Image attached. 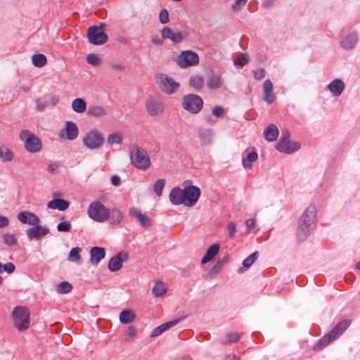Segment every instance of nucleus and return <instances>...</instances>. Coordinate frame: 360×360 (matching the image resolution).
I'll return each mask as SVG.
<instances>
[{"label": "nucleus", "mask_w": 360, "mask_h": 360, "mask_svg": "<svg viewBox=\"0 0 360 360\" xmlns=\"http://www.w3.org/2000/svg\"><path fill=\"white\" fill-rule=\"evenodd\" d=\"M316 211L315 206L311 205L300 218L297 227V237L300 240L305 239L311 229L315 226L316 222Z\"/></svg>", "instance_id": "nucleus-1"}, {"label": "nucleus", "mask_w": 360, "mask_h": 360, "mask_svg": "<svg viewBox=\"0 0 360 360\" xmlns=\"http://www.w3.org/2000/svg\"><path fill=\"white\" fill-rule=\"evenodd\" d=\"M131 164L139 169L145 170L150 167V160L147 152L136 145L129 147Z\"/></svg>", "instance_id": "nucleus-2"}, {"label": "nucleus", "mask_w": 360, "mask_h": 360, "mask_svg": "<svg viewBox=\"0 0 360 360\" xmlns=\"http://www.w3.org/2000/svg\"><path fill=\"white\" fill-rule=\"evenodd\" d=\"M349 322L347 320L336 324L331 330L319 340L314 345V350H320L326 346L329 342L334 340L338 336L342 334L343 332L349 327Z\"/></svg>", "instance_id": "nucleus-3"}, {"label": "nucleus", "mask_w": 360, "mask_h": 360, "mask_svg": "<svg viewBox=\"0 0 360 360\" xmlns=\"http://www.w3.org/2000/svg\"><path fill=\"white\" fill-rule=\"evenodd\" d=\"M20 139L24 142L25 149L30 153H37L41 150L42 143L41 140L29 130H22L19 134Z\"/></svg>", "instance_id": "nucleus-4"}, {"label": "nucleus", "mask_w": 360, "mask_h": 360, "mask_svg": "<svg viewBox=\"0 0 360 360\" xmlns=\"http://www.w3.org/2000/svg\"><path fill=\"white\" fill-rule=\"evenodd\" d=\"M13 319L14 326L18 330L22 331L30 326V311L27 308L15 307L13 311Z\"/></svg>", "instance_id": "nucleus-5"}, {"label": "nucleus", "mask_w": 360, "mask_h": 360, "mask_svg": "<svg viewBox=\"0 0 360 360\" xmlns=\"http://www.w3.org/2000/svg\"><path fill=\"white\" fill-rule=\"evenodd\" d=\"M300 143L290 141V134L288 130L282 131V136L276 146V150L286 154H290L300 150Z\"/></svg>", "instance_id": "nucleus-6"}, {"label": "nucleus", "mask_w": 360, "mask_h": 360, "mask_svg": "<svg viewBox=\"0 0 360 360\" xmlns=\"http://www.w3.org/2000/svg\"><path fill=\"white\" fill-rule=\"evenodd\" d=\"M182 107L191 113L196 114L200 112L203 106L202 99L196 94H187L182 99Z\"/></svg>", "instance_id": "nucleus-7"}, {"label": "nucleus", "mask_w": 360, "mask_h": 360, "mask_svg": "<svg viewBox=\"0 0 360 360\" xmlns=\"http://www.w3.org/2000/svg\"><path fill=\"white\" fill-rule=\"evenodd\" d=\"M108 208L100 201L91 202L88 207V216L95 221L103 222L108 217Z\"/></svg>", "instance_id": "nucleus-8"}, {"label": "nucleus", "mask_w": 360, "mask_h": 360, "mask_svg": "<svg viewBox=\"0 0 360 360\" xmlns=\"http://www.w3.org/2000/svg\"><path fill=\"white\" fill-rule=\"evenodd\" d=\"M83 144L90 150L99 148L104 143V137L96 129H91L83 139Z\"/></svg>", "instance_id": "nucleus-9"}, {"label": "nucleus", "mask_w": 360, "mask_h": 360, "mask_svg": "<svg viewBox=\"0 0 360 360\" xmlns=\"http://www.w3.org/2000/svg\"><path fill=\"white\" fill-rule=\"evenodd\" d=\"M87 37L91 44L101 45L108 40V35L103 31L102 27L91 26L89 28Z\"/></svg>", "instance_id": "nucleus-10"}, {"label": "nucleus", "mask_w": 360, "mask_h": 360, "mask_svg": "<svg viewBox=\"0 0 360 360\" xmlns=\"http://www.w3.org/2000/svg\"><path fill=\"white\" fill-rule=\"evenodd\" d=\"M176 63L181 68L195 65L199 63L198 55L191 51H182L177 58Z\"/></svg>", "instance_id": "nucleus-11"}, {"label": "nucleus", "mask_w": 360, "mask_h": 360, "mask_svg": "<svg viewBox=\"0 0 360 360\" xmlns=\"http://www.w3.org/2000/svg\"><path fill=\"white\" fill-rule=\"evenodd\" d=\"M179 87V84L167 77L165 74H161L159 77V88L160 90L167 94H172L174 93Z\"/></svg>", "instance_id": "nucleus-12"}, {"label": "nucleus", "mask_w": 360, "mask_h": 360, "mask_svg": "<svg viewBox=\"0 0 360 360\" xmlns=\"http://www.w3.org/2000/svg\"><path fill=\"white\" fill-rule=\"evenodd\" d=\"M185 206L192 207L196 204L200 195V190L195 186H186L184 189Z\"/></svg>", "instance_id": "nucleus-13"}, {"label": "nucleus", "mask_w": 360, "mask_h": 360, "mask_svg": "<svg viewBox=\"0 0 360 360\" xmlns=\"http://www.w3.org/2000/svg\"><path fill=\"white\" fill-rule=\"evenodd\" d=\"M146 107L151 116H157L164 110L163 103L157 96H150L146 102Z\"/></svg>", "instance_id": "nucleus-14"}, {"label": "nucleus", "mask_w": 360, "mask_h": 360, "mask_svg": "<svg viewBox=\"0 0 360 360\" xmlns=\"http://www.w3.org/2000/svg\"><path fill=\"white\" fill-rule=\"evenodd\" d=\"M34 226V227L26 230V234L30 239L39 238L40 237L46 236L49 232V229L46 226H42L39 225V224Z\"/></svg>", "instance_id": "nucleus-15"}, {"label": "nucleus", "mask_w": 360, "mask_h": 360, "mask_svg": "<svg viewBox=\"0 0 360 360\" xmlns=\"http://www.w3.org/2000/svg\"><path fill=\"white\" fill-rule=\"evenodd\" d=\"M184 318H185V316H181L179 319H174L172 321L166 322V323H162L160 326L155 328L153 330V331H152V333L150 334V337L153 338V337H156V336L160 335V334H162L165 330H167L169 328H170L176 326V324H178L180 321L184 320Z\"/></svg>", "instance_id": "nucleus-16"}, {"label": "nucleus", "mask_w": 360, "mask_h": 360, "mask_svg": "<svg viewBox=\"0 0 360 360\" xmlns=\"http://www.w3.org/2000/svg\"><path fill=\"white\" fill-rule=\"evenodd\" d=\"M106 220L112 226L119 225L123 220V214L117 208L108 209Z\"/></svg>", "instance_id": "nucleus-17"}, {"label": "nucleus", "mask_w": 360, "mask_h": 360, "mask_svg": "<svg viewBox=\"0 0 360 360\" xmlns=\"http://www.w3.org/2000/svg\"><path fill=\"white\" fill-rule=\"evenodd\" d=\"M327 88L333 96L338 97L343 92L345 85L342 79H335L328 84Z\"/></svg>", "instance_id": "nucleus-18"}, {"label": "nucleus", "mask_w": 360, "mask_h": 360, "mask_svg": "<svg viewBox=\"0 0 360 360\" xmlns=\"http://www.w3.org/2000/svg\"><path fill=\"white\" fill-rule=\"evenodd\" d=\"M18 219L23 223L29 225H37L39 223V217L34 213L28 212H20L18 214Z\"/></svg>", "instance_id": "nucleus-19"}, {"label": "nucleus", "mask_w": 360, "mask_h": 360, "mask_svg": "<svg viewBox=\"0 0 360 360\" xmlns=\"http://www.w3.org/2000/svg\"><path fill=\"white\" fill-rule=\"evenodd\" d=\"M169 200L174 205L184 204L185 205L184 189L179 187L172 188L169 195Z\"/></svg>", "instance_id": "nucleus-20"}, {"label": "nucleus", "mask_w": 360, "mask_h": 360, "mask_svg": "<svg viewBox=\"0 0 360 360\" xmlns=\"http://www.w3.org/2000/svg\"><path fill=\"white\" fill-rule=\"evenodd\" d=\"M273 84L270 79H266L263 83L264 101L269 104L274 103L276 100V94L273 91Z\"/></svg>", "instance_id": "nucleus-21"}, {"label": "nucleus", "mask_w": 360, "mask_h": 360, "mask_svg": "<svg viewBox=\"0 0 360 360\" xmlns=\"http://www.w3.org/2000/svg\"><path fill=\"white\" fill-rule=\"evenodd\" d=\"M129 214L131 217L136 218L142 226L148 227L150 226V219L148 216L141 214L138 208H130Z\"/></svg>", "instance_id": "nucleus-22"}, {"label": "nucleus", "mask_w": 360, "mask_h": 360, "mask_svg": "<svg viewBox=\"0 0 360 360\" xmlns=\"http://www.w3.org/2000/svg\"><path fill=\"white\" fill-rule=\"evenodd\" d=\"M162 38L171 40L173 43L177 44L182 41L183 36L180 32H173L168 27H165L161 31Z\"/></svg>", "instance_id": "nucleus-23"}, {"label": "nucleus", "mask_w": 360, "mask_h": 360, "mask_svg": "<svg viewBox=\"0 0 360 360\" xmlns=\"http://www.w3.org/2000/svg\"><path fill=\"white\" fill-rule=\"evenodd\" d=\"M105 255V249L100 247H94L90 250V262L91 264L98 265Z\"/></svg>", "instance_id": "nucleus-24"}, {"label": "nucleus", "mask_w": 360, "mask_h": 360, "mask_svg": "<svg viewBox=\"0 0 360 360\" xmlns=\"http://www.w3.org/2000/svg\"><path fill=\"white\" fill-rule=\"evenodd\" d=\"M65 131L66 137L70 141L76 139L79 135V129L77 124L72 121H67L65 122Z\"/></svg>", "instance_id": "nucleus-25"}, {"label": "nucleus", "mask_w": 360, "mask_h": 360, "mask_svg": "<svg viewBox=\"0 0 360 360\" xmlns=\"http://www.w3.org/2000/svg\"><path fill=\"white\" fill-rule=\"evenodd\" d=\"M122 256V253L120 252L110 259L108 267L110 271L115 272L122 268L123 264Z\"/></svg>", "instance_id": "nucleus-26"}, {"label": "nucleus", "mask_w": 360, "mask_h": 360, "mask_svg": "<svg viewBox=\"0 0 360 360\" xmlns=\"http://www.w3.org/2000/svg\"><path fill=\"white\" fill-rule=\"evenodd\" d=\"M47 207L51 210L64 211L68 208L69 202L63 199L56 198L49 201L47 204Z\"/></svg>", "instance_id": "nucleus-27"}, {"label": "nucleus", "mask_w": 360, "mask_h": 360, "mask_svg": "<svg viewBox=\"0 0 360 360\" xmlns=\"http://www.w3.org/2000/svg\"><path fill=\"white\" fill-rule=\"evenodd\" d=\"M265 139L269 142L274 141L278 136V129L276 124H269L264 131Z\"/></svg>", "instance_id": "nucleus-28"}, {"label": "nucleus", "mask_w": 360, "mask_h": 360, "mask_svg": "<svg viewBox=\"0 0 360 360\" xmlns=\"http://www.w3.org/2000/svg\"><path fill=\"white\" fill-rule=\"evenodd\" d=\"M358 41V34L353 32L340 42L341 46L347 50L352 49Z\"/></svg>", "instance_id": "nucleus-29"}, {"label": "nucleus", "mask_w": 360, "mask_h": 360, "mask_svg": "<svg viewBox=\"0 0 360 360\" xmlns=\"http://www.w3.org/2000/svg\"><path fill=\"white\" fill-rule=\"evenodd\" d=\"M72 108L75 112L82 113L86 110V103L83 98H77L72 101Z\"/></svg>", "instance_id": "nucleus-30"}, {"label": "nucleus", "mask_w": 360, "mask_h": 360, "mask_svg": "<svg viewBox=\"0 0 360 360\" xmlns=\"http://www.w3.org/2000/svg\"><path fill=\"white\" fill-rule=\"evenodd\" d=\"M81 251L82 249L79 247L72 248L68 258V261L79 264L81 263Z\"/></svg>", "instance_id": "nucleus-31"}, {"label": "nucleus", "mask_w": 360, "mask_h": 360, "mask_svg": "<svg viewBox=\"0 0 360 360\" xmlns=\"http://www.w3.org/2000/svg\"><path fill=\"white\" fill-rule=\"evenodd\" d=\"M135 319V315L131 310H123L120 314V321L122 323H130Z\"/></svg>", "instance_id": "nucleus-32"}, {"label": "nucleus", "mask_w": 360, "mask_h": 360, "mask_svg": "<svg viewBox=\"0 0 360 360\" xmlns=\"http://www.w3.org/2000/svg\"><path fill=\"white\" fill-rule=\"evenodd\" d=\"M258 158L255 151L248 153L246 158L243 159V165L245 169L252 168V162H255Z\"/></svg>", "instance_id": "nucleus-33"}, {"label": "nucleus", "mask_w": 360, "mask_h": 360, "mask_svg": "<svg viewBox=\"0 0 360 360\" xmlns=\"http://www.w3.org/2000/svg\"><path fill=\"white\" fill-rule=\"evenodd\" d=\"M32 62L35 67L41 68L46 65L47 59L44 54L37 53L32 56Z\"/></svg>", "instance_id": "nucleus-34"}, {"label": "nucleus", "mask_w": 360, "mask_h": 360, "mask_svg": "<svg viewBox=\"0 0 360 360\" xmlns=\"http://www.w3.org/2000/svg\"><path fill=\"white\" fill-rule=\"evenodd\" d=\"M222 82L219 76L213 75L210 77L207 82L209 89H217L221 86Z\"/></svg>", "instance_id": "nucleus-35"}, {"label": "nucleus", "mask_w": 360, "mask_h": 360, "mask_svg": "<svg viewBox=\"0 0 360 360\" xmlns=\"http://www.w3.org/2000/svg\"><path fill=\"white\" fill-rule=\"evenodd\" d=\"M105 109L100 105H91L88 108L87 114L94 117H100L105 115Z\"/></svg>", "instance_id": "nucleus-36"}, {"label": "nucleus", "mask_w": 360, "mask_h": 360, "mask_svg": "<svg viewBox=\"0 0 360 360\" xmlns=\"http://www.w3.org/2000/svg\"><path fill=\"white\" fill-rule=\"evenodd\" d=\"M190 85L196 91H199L203 86V79L200 76L195 75L190 78Z\"/></svg>", "instance_id": "nucleus-37"}, {"label": "nucleus", "mask_w": 360, "mask_h": 360, "mask_svg": "<svg viewBox=\"0 0 360 360\" xmlns=\"http://www.w3.org/2000/svg\"><path fill=\"white\" fill-rule=\"evenodd\" d=\"M259 253L257 251H255V252L252 253L250 255H249L248 257H246L243 261V268L248 269L253 263L257 260L258 258Z\"/></svg>", "instance_id": "nucleus-38"}, {"label": "nucleus", "mask_w": 360, "mask_h": 360, "mask_svg": "<svg viewBox=\"0 0 360 360\" xmlns=\"http://www.w3.org/2000/svg\"><path fill=\"white\" fill-rule=\"evenodd\" d=\"M72 289V285L68 281H62L58 285L56 290L58 293L66 294L70 292Z\"/></svg>", "instance_id": "nucleus-39"}, {"label": "nucleus", "mask_w": 360, "mask_h": 360, "mask_svg": "<svg viewBox=\"0 0 360 360\" xmlns=\"http://www.w3.org/2000/svg\"><path fill=\"white\" fill-rule=\"evenodd\" d=\"M107 142L110 145L115 143L121 144L122 143V137L118 132L110 134L107 138Z\"/></svg>", "instance_id": "nucleus-40"}, {"label": "nucleus", "mask_w": 360, "mask_h": 360, "mask_svg": "<svg viewBox=\"0 0 360 360\" xmlns=\"http://www.w3.org/2000/svg\"><path fill=\"white\" fill-rule=\"evenodd\" d=\"M13 158V153L7 148H0V159L4 162H11Z\"/></svg>", "instance_id": "nucleus-41"}, {"label": "nucleus", "mask_w": 360, "mask_h": 360, "mask_svg": "<svg viewBox=\"0 0 360 360\" xmlns=\"http://www.w3.org/2000/svg\"><path fill=\"white\" fill-rule=\"evenodd\" d=\"M166 181L164 179H160L157 180L153 184V190L155 195L160 197L162 195V190L165 185Z\"/></svg>", "instance_id": "nucleus-42"}, {"label": "nucleus", "mask_w": 360, "mask_h": 360, "mask_svg": "<svg viewBox=\"0 0 360 360\" xmlns=\"http://www.w3.org/2000/svg\"><path fill=\"white\" fill-rule=\"evenodd\" d=\"M212 131L210 129H202L200 131L199 136L204 143H209L212 136Z\"/></svg>", "instance_id": "nucleus-43"}, {"label": "nucleus", "mask_w": 360, "mask_h": 360, "mask_svg": "<svg viewBox=\"0 0 360 360\" xmlns=\"http://www.w3.org/2000/svg\"><path fill=\"white\" fill-rule=\"evenodd\" d=\"M4 243L9 246L15 245L17 243V238L14 234L6 233L3 235Z\"/></svg>", "instance_id": "nucleus-44"}, {"label": "nucleus", "mask_w": 360, "mask_h": 360, "mask_svg": "<svg viewBox=\"0 0 360 360\" xmlns=\"http://www.w3.org/2000/svg\"><path fill=\"white\" fill-rule=\"evenodd\" d=\"M166 289L162 283H156L153 288V293L155 297H160L165 294Z\"/></svg>", "instance_id": "nucleus-45"}, {"label": "nucleus", "mask_w": 360, "mask_h": 360, "mask_svg": "<svg viewBox=\"0 0 360 360\" xmlns=\"http://www.w3.org/2000/svg\"><path fill=\"white\" fill-rule=\"evenodd\" d=\"M241 335H242V333H228L226 335V342L228 343L236 342L240 340Z\"/></svg>", "instance_id": "nucleus-46"}, {"label": "nucleus", "mask_w": 360, "mask_h": 360, "mask_svg": "<svg viewBox=\"0 0 360 360\" xmlns=\"http://www.w3.org/2000/svg\"><path fill=\"white\" fill-rule=\"evenodd\" d=\"M88 63L97 66L100 64L101 60L98 56L94 53H90L86 56V58Z\"/></svg>", "instance_id": "nucleus-47"}, {"label": "nucleus", "mask_w": 360, "mask_h": 360, "mask_svg": "<svg viewBox=\"0 0 360 360\" xmlns=\"http://www.w3.org/2000/svg\"><path fill=\"white\" fill-rule=\"evenodd\" d=\"M219 244H213L211 246L209 247V248L207 250L206 255L209 256L211 259H212L218 252L219 250Z\"/></svg>", "instance_id": "nucleus-48"}, {"label": "nucleus", "mask_w": 360, "mask_h": 360, "mask_svg": "<svg viewBox=\"0 0 360 360\" xmlns=\"http://www.w3.org/2000/svg\"><path fill=\"white\" fill-rule=\"evenodd\" d=\"M159 20L162 24H166L169 22L168 11L166 8H163L160 11Z\"/></svg>", "instance_id": "nucleus-49"}, {"label": "nucleus", "mask_w": 360, "mask_h": 360, "mask_svg": "<svg viewBox=\"0 0 360 360\" xmlns=\"http://www.w3.org/2000/svg\"><path fill=\"white\" fill-rule=\"evenodd\" d=\"M248 0H236L235 2L231 5V8L234 12H237L242 7L245 6Z\"/></svg>", "instance_id": "nucleus-50"}, {"label": "nucleus", "mask_w": 360, "mask_h": 360, "mask_svg": "<svg viewBox=\"0 0 360 360\" xmlns=\"http://www.w3.org/2000/svg\"><path fill=\"white\" fill-rule=\"evenodd\" d=\"M71 224L69 221L60 222L57 225L58 231L68 232L71 229Z\"/></svg>", "instance_id": "nucleus-51"}, {"label": "nucleus", "mask_w": 360, "mask_h": 360, "mask_svg": "<svg viewBox=\"0 0 360 360\" xmlns=\"http://www.w3.org/2000/svg\"><path fill=\"white\" fill-rule=\"evenodd\" d=\"M212 115L217 118L222 117L225 114L224 108L221 106H216L212 108Z\"/></svg>", "instance_id": "nucleus-52"}, {"label": "nucleus", "mask_w": 360, "mask_h": 360, "mask_svg": "<svg viewBox=\"0 0 360 360\" xmlns=\"http://www.w3.org/2000/svg\"><path fill=\"white\" fill-rule=\"evenodd\" d=\"M254 78L255 80H261L266 76V71L263 68L253 71Z\"/></svg>", "instance_id": "nucleus-53"}, {"label": "nucleus", "mask_w": 360, "mask_h": 360, "mask_svg": "<svg viewBox=\"0 0 360 360\" xmlns=\"http://www.w3.org/2000/svg\"><path fill=\"white\" fill-rule=\"evenodd\" d=\"M227 229L229 230L230 237H233L236 232V224L234 222H229L227 224Z\"/></svg>", "instance_id": "nucleus-54"}, {"label": "nucleus", "mask_w": 360, "mask_h": 360, "mask_svg": "<svg viewBox=\"0 0 360 360\" xmlns=\"http://www.w3.org/2000/svg\"><path fill=\"white\" fill-rule=\"evenodd\" d=\"M222 266L217 262L210 269V274L214 276L220 272Z\"/></svg>", "instance_id": "nucleus-55"}, {"label": "nucleus", "mask_w": 360, "mask_h": 360, "mask_svg": "<svg viewBox=\"0 0 360 360\" xmlns=\"http://www.w3.org/2000/svg\"><path fill=\"white\" fill-rule=\"evenodd\" d=\"M245 224L249 231H252L255 228V220L253 219H248L245 221Z\"/></svg>", "instance_id": "nucleus-56"}, {"label": "nucleus", "mask_w": 360, "mask_h": 360, "mask_svg": "<svg viewBox=\"0 0 360 360\" xmlns=\"http://www.w3.org/2000/svg\"><path fill=\"white\" fill-rule=\"evenodd\" d=\"M9 221L6 217L0 216V229L4 228L8 225Z\"/></svg>", "instance_id": "nucleus-57"}, {"label": "nucleus", "mask_w": 360, "mask_h": 360, "mask_svg": "<svg viewBox=\"0 0 360 360\" xmlns=\"http://www.w3.org/2000/svg\"><path fill=\"white\" fill-rule=\"evenodd\" d=\"M36 106L37 110L42 111L46 108V103L41 101L40 99H37L36 101Z\"/></svg>", "instance_id": "nucleus-58"}, {"label": "nucleus", "mask_w": 360, "mask_h": 360, "mask_svg": "<svg viewBox=\"0 0 360 360\" xmlns=\"http://www.w3.org/2000/svg\"><path fill=\"white\" fill-rule=\"evenodd\" d=\"M111 184L115 186L120 184V177L117 175H113L111 177Z\"/></svg>", "instance_id": "nucleus-59"}, {"label": "nucleus", "mask_w": 360, "mask_h": 360, "mask_svg": "<svg viewBox=\"0 0 360 360\" xmlns=\"http://www.w3.org/2000/svg\"><path fill=\"white\" fill-rule=\"evenodd\" d=\"M58 169V165L54 162L49 165L47 167V170L52 173H54Z\"/></svg>", "instance_id": "nucleus-60"}, {"label": "nucleus", "mask_w": 360, "mask_h": 360, "mask_svg": "<svg viewBox=\"0 0 360 360\" xmlns=\"http://www.w3.org/2000/svg\"><path fill=\"white\" fill-rule=\"evenodd\" d=\"M228 261H229V256H226V257H223L222 259H219L217 262L218 264H220V265L222 266Z\"/></svg>", "instance_id": "nucleus-61"}, {"label": "nucleus", "mask_w": 360, "mask_h": 360, "mask_svg": "<svg viewBox=\"0 0 360 360\" xmlns=\"http://www.w3.org/2000/svg\"><path fill=\"white\" fill-rule=\"evenodd\" d=\"M211 259H212L205 254V256L201 259V264H205L207 263L208 262H210Z\"/></svg>", "instance_id": "nucleus-62"}, {"label": "nucleus", "mask_w": 360, "mask_h": 360, "mask_svg": "<svg viewBox=\"0 0 360 360\" xmlns=\"http://www.w3.org/2000/svg\"><path fill=\"white\" fill-rule=\"evenodd\" d=\"M236 356L233 354H228L225 356V360H235Z\"/></svg>", "instance_id": "nucleus-63"}, {"label": "nucleus", "mask_w": 360, "mask_h": 360, "mask_svg": "<svg viewBox=\"0 0 360 360\" xmlns=\"http://www.w3.org/2000/svg\"><path fill=\"white\" fill-rule=\"evenodd\" d=\"M112 68L115 70H122L123 66L121 64L116 63L112 65Z\"/></svg>", "instance_id": "nucleus-64"}]
</instances>
